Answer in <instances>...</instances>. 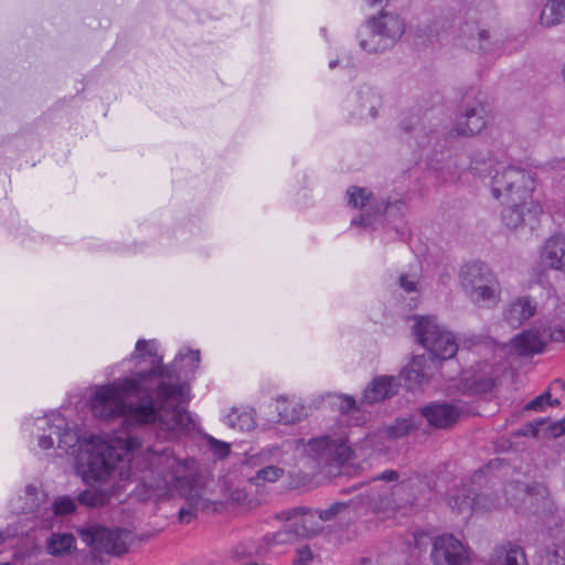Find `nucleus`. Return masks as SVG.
Segmentation results:
<instances>
[{
    "mask_svg": "<svg viewBox=\"0 0 565 565\" xmlns=\"http://www.w3.org/2000/svg\"><path fill=\"white\" fill-rule=\"evenodd\" d=\"M32 425L36 431H30L36 437L38 446L43 450L52 448L55 436L57 448L75 456L76 468L87 483L106 482L117 475L119 481L140 480L148 487L163 489L166 493L175 489L185 500L178 513L183 524L195 519L198 512L210 509L211 502L203 498L193 478L186 475L185 462L167 448L160 454L135 456L134 451L140 446L137 438L116 439L114 443L94 435L82 438L60 413L38 417Z\"/></svg>",
    "mask_w": 565,
    "mask_h": 565,
    "instance_id": "nucleus-1",
    "label": "nucleus"
},
{
    "mask_svg": "<svg viewBox=\"0 0 565 565\" xmlns=\"http://www.w3.org/2000/svg\"><path fill=\"white\" fill-rule=\"evenodd\" d=\"M129 360L140 370L96 388L90 401L94 417H125L138 425L158 423L169 431L190 429L192 419L184 407L190 387L182 379L199 367L200 351H180L171 364L164 365L156 340L140 339Z\"/></svg>",
    "mask_w": 565,
    "mask_h": 565,
    "instance_id": "nucleus-2",
    "label": "nucleus"
},
{
    "mask_svg": "<svg viewBox=\"0 0 565 565\" xmlns=\"http://www.w3.org/2000/svg\"><path fill=\"white\" fill-rule=\"evenodd\" d=\"M469 169L475 175L489 177L493 198L503 199L509 204L502 211V221L507 227L516 228L525 224L534 226L542 209L531 196L535 188L532 171L497 162L491 157L472 159Z\"/></svg>",
    "mask_w": 565,
    "mask_h": 565,
    "instance_id": "nucleus-3",
    "label": "nucleus"
},
{
    "mask_svg": "<svg viewBox=\"0 0 565 565\" xmlns=\"http://www.w3.org/2000/svg\"><path fill=\"white\" fill-rule=\"evenodd\" d=\"M405 24L397 14L381 11L358 31L360 47L367 53H382L403 35Z\"/></svg>",
    "mask_w": 565,
    "mask_h": 565,
    "instance_id": "nucleus-4",
    "label": "nucleus"
},
{
    "mask_svg": "<svg viewBox=\"0 0 565 565\" xmlns=\"http://www.w3.org/2000/svg\"><path fill=\"white\" fill-rule=\"evenodd\" d=\"M460 282L466 294L479 306L497 302L498 280L489 266L482 262L468 263L461 267Z\"/></svg>",
    "mask_w": 565,
    "mask_h": 565,
    "instance_id": "nucleus-5",
    "label": "nucleus"
},
{
    "mask_svg": "<svg viewBox=\"0 0 565 565\" xmlns=\"http://www.w3.org/2000/svg\"><path fill=\"white\" fill-rule=\"evenodd\" d=\"M544 328L524 330L510 341V351L521 358L541 354L548 342H565V320Z\"/></svg>",
    "mask_w": 565,
    "mask_h": 565,
    "instance_id": "nucleus-6",
    "label": "nucleus"
},
{
    "mask_svg": "<svg viewBox=\"0 0 565 565\" xmlns=\"http://www.w3.org/2000/svg\"><path fill=\"white\" fill-rule=\"evenodd\" d=\"M415 337L429 353L427 359L436 366V361L451 359L458 350L455 337L441 330L435 320H416L413 327Z\"/></svg>",
    "mask_w": 565,
    "mask_h": 565,
    "instance_id": "nucleus-7",
    "label": "nucleus"
},
{
    "mask_svg": "<svg viewBox=\"0 0 565 565\" xmlns=\"http://www.w3.org/2000/svg\"><path fill=\"white\" fill-rule=\"evenodd\" d=\"M81 540L93 553L121 555L128 551L131 532L125 529L92 525L78 529Z\"/></svg>",
    "mask_w": 565,
    "mask_h": 565,
    "instance_id": "nucleus-8",
    "label": "nucleus"
},
{
    "mask_svg": "<svg viewBox=\"0 0 565 565\" xmlns=\"http://www.w3.org/2000/svg\"><path fill=\"white\" fill-rule=\"evenodd\" d=\"M308 454L319 467L341 466L352 456L344 433L322 435L308 441Z\"/></svg>",
    "mask_w": 565,
    "mask_h": 565,
    "instance_id": "nucleus-9",
    "label": "nucleus"
},
{
    "mask_svg": "<svg viewBox=\"0 0 565 565\" xmlns=\"http://www.w3.org/2000/svg\"><path fill=\"white\" fill-rule=\"evenodd\" d=\"M430 556L434 565L470 564L467 547L451 534H444L434 540Z\"/></svg>",
    "mask_w": 565,
    "mask_h": 565,
    "instance_id": "nucleus-10",
    "label": "nucleus"
},
{
    "mask_svg": "<svg viewBox=\"0 0 565 565\" xmlns=\"http://www.w3.org/2000/svg\"><path fill=\"white\" fill-rule=\"evenodd\" d=\"M347 194L349 196L350 205L363 210L359 217H354L351 221L353 226H371L372 217L374 215L383 214L388 207L386 203L375 201L372 193L365 188L351 186L348 189Z\"/></svg>",
    "mask_w": 565,
    "mask_h": 565,
    "instance_id": "nucleus-11",
    "label": "nucleus"
},
{
    "mask_svg": "<svg viewBox=\"0 0 565 565\" xmlns=\"http://www.w3.org/2000/svg\"><path fill=\"white\" fill-rule=\"evenodd\" d=\"M488 110L481 100L468 102L457 115L454 130L459 136L479 134L487 125Z\"/></svg>",
    "mask_w": 565,
    "mask_h": 565,
    "instance_id": "nucleus-12",
    "label": "nucleus"
},
{
    "mask_svg": "<svg viewBox=\"0 0 565 565\" xmlns=\"http://www.w3.org/2000/svg\"><path fill=\"white\" fill-rule=\"evenodd\" d=\"M279 518L286 521H295L297 529L296 535L302 537H309L320 534L324 530V525L321 521L318 510H313L306 507H295L284 510L279 513Z\"/></svg>",
    "mask_w": 565,
    "mask_h": 565,
    "instance_id": "nucleus-13",
    "label": "nucleus"
},
{
    "mask_svg": "<svg viewBox=\"0 0 565 565\" xmlns=\"http://www.w3.org/2000/svg\"><path fill=\"white\" fill-rule=\"evenodd\" d=\"M434 364L425 355H417L401 371L397 379L408 391L422 388L431 377Z\"/></svg>",
    "mask_w": 565,
    "mask_h": 565,
    "instance_id": "nucleus-14",
    "label": "nucleus"
},
{
    "mask_svg": "<svg viewBox=\"0 0 565 565\" xmlns=\"http://www.w3.org/2000/svg\"><path fill=\"white\" fill-rule=\"evenodd\" d=\"M292 445L285 441L280 445H269L262 448L257 454L249 456L245 463L248 467H257L259 465L278 466L284 469L292 461Z\"/></svg>",
    "mask_w": 565,
    "mask_h": 565,
    "instance_id": "nucleus-15",
    "label": "nucleus"
},
{
    "mask_svg": "<svg viewBox=\"0 0 565 565\" xmlns=\"http://www.w3.org/2000/svg\"><path fill=\"white\" fill-rule=\"evenodd\" d=\"M458 39L461 45L470 50H480L484 53L494 51L489 32L475 21H466L459 26Z\"/></svg>",
    "mask_w": 565,
    "mask_h": 565,
    "instance_id": "nucleus-16",
    "label": "nucleus"
},
{
    "mask_svg": "<svg viewBox=\"0 0 565 565\" xmlns=\"http://www.w3.org/2000/svg\"><path fill=\"white\" fill-rule=\"evenodd\" d=\"M422 416L436 428H447L456 423L459 411L448 403H431L422 408Z\"/></svg>",
    "mask_w": 565,
    "mask_h": 565,
    "instance_id": "nucleus-17",
    "label": "nucleus"
},
{
    "mask_svg": "<svg viewBox=\"0 0 565 565\" xmlns=\"http://www.w3.org/2000/svg\"><path fill=\"white\" fill-rule=\"evenodd\" d=\"M397 385V379L394 376H376L363 391L361 403L374 404L384 401L396 394Z\"/></svg>",
    "mask_w": 565,
    "mask_h": 565,
    "instance_id": "nucleus-18",
    "label": "nucleus"
},
{
    "mask_svg": "<svg viewBox=\"0 0 565 565\" xmlns=\"http://www.w3.org/2000/svg\"><path fill=\"white\" fill-rule=\"evenodd\" d=\"M491 565H527L524 550L519 544L505 541L493 548Z\"/></svg>",
    "mask_w": 565,
    "mask_h": 565,
    "instance_id": "nucleus-19",
    "label": "nucleus"
},
{
    "mask_svg": "<svg viewBox=\"0 0 565 565\" xmlns=\"http://www.w3.org/2000/svg\"><path fill=\"white\" fill-rule=\"evenodd\" d=\"M355 115L361 119L376 118L382 106L381 95L370 86H362L355 94Z\"/></svg>",
    "mask_w": 565,
    "mask_h": 565,
    "instance_id": "nucleus-20",
    "label": "nucleus"
},
{
    "mask_svg": "<svg viewBox=\"0 0 565 565\" xmlns=\"http://www.w3.org/2000/svg\"><path fill=\"white\" fill-rule=\"evenodd\" d=\"M541 257L550 268L565 271V235L551 236L544 244Z\"/></svg>",
    "mask_w": 565,
    "mask_h": 565,
    "instance_id": "nucleus-21",
    "label": "nucleus"
},
{
    "mask_svg": "<svg viewBox=\"0 0 565 565\" xmlns=\"http://www.w3.org/2000/svg\"><path fill=\"white\" fill-rule=\"evenodd\" d=\"M479 501L480 495H477L471 488L467 487L455 489L448 498V504L452 511L467 515L480 508Z\"/></svg>",
    "mask_w": 565,
    "mask_h": 565,
    "instance_id": "nucleus-22",
    "label": "nucleus"
},
{
    "mask_svg": "<svg viewBox=\"0 0 565 565\" xmlns=\"http://www.w3.org/2000/svg\"><path fill=\"white\" fill-rule=\"evenodd\" d=\"M40 503V493L32 484L25 487L23 497L19 495L10 501L11 509L17 514H38Z\"/></svg>",
    "mask_w": 565,
    "mask_h": 565,
    "instance_id": "nucleus-23",
    "label": "nucleus"
},
{
    "mask_svg": "<svg viewBox=\"0 0 565 565\" xmlns=\"http://www.w3.org/2000/svg\"><path fill=\"white\" fill-rule=\"evenodd\" d=\"M276 409L279 423L285 425L295 424L308 415L302 404L284 397L277 399Z\"/></svg>",
    "mask_w": 565,
    "mask_h": 565,
    "instance_id": "nucleus-24",
    "label": "nucleus"
},
{
    "mask_svg": "<svg viewBox=\"0 0 565 565\" xmlns=\"http://www.w3.org/2000/svg\"><path fill=\"white\" fill-rule=\"evenodd\" d=\"M540 21L544 26L565 23V0H548L542 9Z\"/></svg>",
    "mask_w": 565,
    "mask_h": 565,
    "instance_id": "nucleus-25",
    "label": "nucleus"
},
{
    "mask_svg": "<svg viewBox=\"0 0 565 565\" xmlns=\"http://www.w3.org/2000/svg\"><path fill=\"white\" fill-rule=\"evenodd\" d=\"M76 540L70 533H53L47 540V552L53 556H64L72 553L76 547Z\"/></svg>",
    "mask_w": 565,
    "mask_h": 565,
    "instance_id": "nucleus-26",
    "label": "nucleus"
},
{
    "mask_svg": "<svg viewBox=\"0 0 565 565\" xmlns=\"http://www.w3.org/2000/svg\"><path fill=\"white\" fill-rule=\"evenodd\" d=\"M224 423L228 427L241 431H248L255 427L253 412L246 408L233 407L224 417Z\"/></svg>",
    "mask_w": 565,
    "mask_h": 565,
    "instance_id": "nucleus-27",
    "label": "nucleus"
},
{
    "mask_svg": "<svg viewBox=\"0 0 565 565\" xmlns=\"http://www.w3.org/2000/svg\"><path fill=\"white\" fill-rule=\"evenodd\" d=\"M536 312V301L530 296H523L510 303L505 315L507 318H532Z\"/></svg>",
    "mask_w": 565,
    "mask_h": 565,
    "instance_id": "nucleus-28",
    "label": "nucleus"
},
{
    "mask_svg": "<svg viewBox=\"0 0 565 565\" xmlns=\"http://www.w3.org/2000/svg\"><path fill=\"white\" fill-rule=\"evenodd\" d=\"M256 468L258 469L255 475L247 478L248 482L256 487H262L267 482H276L285 473L284 468L278 466L259 465Z\"/></svg>",
    "mask_w": 565,
    "mask_h": 565,
    "instance_id": "nucleus-29",
    "label": "nucleus"
},
{
    "mask_svg": "<svg viewBox=\"0 0 565 565\" xmlns=\"http://www.w3.org/2000/svg\"><path fill=\"white\" fill-rule=\"evenodd\" d=\"M419 420L414 416L397 418L386 428V433L391 438H402L411 431L418 428Z\"/></svg>",
    "mask_w": 565,
    "mask_h": 565,
    "instance_id": "nucleus-30",
    "label": "nucleus"
},
{
    "mask_svg": "<svg viewBox=\"0 0 565 565\" xmlns=\"http://www.w3.org/2000/svg\"><path fill=\"white\" fill-rule=\"evenodd\" d=\"M77 501L88 508H98L108 502V495L96 489H86L78 494Z\"/></svg>",
    "mask_w": 565,
    "mask_h": 565,
    "instance_id": "nucleus-31",
    "label": "nucleus"
},
{
    "mask_svg": "<svg viewBox=\"0 0 565 565\" xmlns=\"http://www.w3.org/2000/svg\"><path fill=\"white\" fill-rule=\"evenodd\" d=\"M395 492L391 488L385 487L377 495L372 494L370 500L379 509L395 510L402 505L394 499Z\"/></svg>",
    "mask_w": 565,
    "mask_h": 565,
    "instance_id": "nucleus-32",
    "label": "nucleus"
},
{
    "mask_svg": "<svg viewBox=\"0 0 565 565\" xmlns=\"http://www.w3.org/2000/svg\"><path fill=\"white\" fill-rule=\"evenodd\" d=\"M398 286L411 299H415L420 294L419 279L416 274H402L398 278Z\"/></svg>",
    "mask_w": 565,
    "mask_h": 565,
    "instance_id": "nucleus-33",
    "label": "nucleus"
},
{
    "mask_svg": "<svg viewBox=\"0 0 565 565\" xmlns=\"http://www.w3.org/2000/svg\"><path fill=\"white\" fill-rule=\"evenodd\" d=\"M52 508L55 515H67L75 511L76 502L67 495L58 497L54 500Z\"/></svg>",
    "mask_w": 565,
    "mask_h": 565,
    "instance_id": "nucleus-34",
    "label": "nucleus"
},
{
    "mask_svg": "<svg viewBox=\"0 0 565 565\" xmlns=\"http://www.w3.org/2000/svg\"><path fill=\"white\" fill-rule=\"evenodd\" d=\"M204 439L210 448V450L214 454L218 459H223L228 456L231 451L230 444L218 440L211 435H205Z\"/></svg>",
    "mask_w": 565,
    "mask_h": 565,
    "instance_id": "nucleus-35",
    "label": "nucleus"
},
{
    "mask_svg": "<svg viewBox=\"0 0 565 565\" xmlns=\"http://www.w3.org/2000/svg\"><path fill=\"white\" fill-rule=\"evenodd\" d=\"M347 512L348 505L341 502H335L327 509L318 510V513L319 515H321V521L323 524L324 522L335 520L338 516Z\"/></svg>",
    "mask_w": 565,
    "mask_h": 565,
    "instance_id": "nucleus-36",
    "label": "nucleus"
},
{
    "mask_svg": "<svg viewBox=\"0 0 565 565\" xmlns=\"http://www.w3.org/2000/svg\"><path fill=\"white\" fill-rule=\"evenodd\" d=\"M559 401L557 398L551 399L550 391L544 392L543 394L536 396L531 402L525 405L526 411H541L544 405H558Z\"/></svg>",
    "mask_w": 565,
    "mask_h": 565,
    "instance_id": "nucleus-37",
    "label": "nucleus"
},
{
    "mask_svg": "<svg viewBox=\"0 0 565 565\" xmlns=\"http://www.w3.org/2000/svg\"><path fill=\"white\" fill-rule=\"evenodd\" d=\"M333 401L331 403L338 405L339 411L344 414L355 408V399L348 395H332L330 396Z\"/></svg>",
    "mask_w": 565,
    "mask_h": 565,
    "instance_id": "nucleus-38",
    "label": "nucleus"
},
{
    "mask_svg": "<svg viewBox=\"0 0 565 565\" xmlns=\"http://www.w3.org/2000/svg\"><path fill=\"white\" fill-rule=\"evenodd\" d=\"M543 424H545V419L543 418L530 422L519 429L516 435L536 437L539 435V428Z\"/></svg>",
    "mask_w": 565,
    "mask_h": 565,
    "instance_id": "nucleus-39",
    "label": "nucleus"
},
{
    "mask_svg": "<svg viewBox=\"0 0 565 565\" xmlns=\"http://www.w3.org/2000/svg\"><path fill=\"white\" fill-rule=\"evenodd\" d=\"M312 557H313L312 552L310 551L309 547L306 546V547L298 550L297 556L292 561V564L294 565H309L310 562L312 561Z\"/></svg>",
    "mask_w": 565,
    "mask_h": 565,
    "instance_id": "nucleus-40",
    "label": "nucleus"
},
{
    "mask_svg": "<svg viewBox=\"0 0 565 565\" xmlns=\"http://www.w3.org/2000/svg\"><path fill=\"white\" fill-rule=\"evenodd\" d=\"M449 21L444 18L435 19L429 25V35L430 36H440V31H445L446 26H448Z\"/></svg>",
    "mask_w": 565,
    "mask_h": 565,
    "instance_id": "nucleus-41",
    "label": "nucleus"
},
{
    "mask_svg": "<svg viewBox=\"0 0 565 565\" xmlns=\"http://www.w3.org/2000/svg\"><path fill=\"white\" fill-rule=\"evenodd\" d=\"M419 119L416 116H411L409 118H403L399 122V128L405 134H411L415 130H417Z\"/></svg>",
    "mask_w": 565,
    "mask_h": 565,
    "instance_id": "nucleus-42",
    "label": "nucleus"
},
{
    "mask_svg": "<svg viewBox=\"0 0 565 565\" xmlns=\"http://www.w3.org/2000/svg\"><path fill=\"white\" fill-rule=\"evenodd\" d=\"M398 479V473L395 470H385L382 473L373 478V481H386L392 482Z\"/></svg>",
    "mask_w": 565,
    "mask_h": 565,
    "instance_id": "nucleus-43",
    "label": "nucleus"
},
{
    "mask_svg": "<svg viewBox=\"0 0 565 565\" xmlns=\"http://www.w3.org/2000/svg\"><path fill=\"white\" fill-rule=\"evenodd\" d=\"M541 565H565L563 562L557 559L555 554H547L545 558H542Z\"/></svg>",
    "mask_w": 565,
    "mask_h": 565,
    "instance_id": "nucleus-44",
    "label": "nucleus"
},
{
    "mask_svg": "<svg viewBox=\"0 0 565 565\" xmlns=\"http://www.w3.org/2000/svg\"><path fill=\"white\" fill-rule=\"evenodd\" d=\"M552 435L558 436L565 433V418L551 426Z\"/></svg>",
    "mask_w": 565,
    "mask_h": 565,
    "instance_id": "nucleus-45",
    "label": "nucleus"
},
{
    "mask_svg": "<svg viewBox=\"0 0 565 565\" xmlns=\"http://www.w3.org/2000/svg\"><path fill=\"white\" fill-rule=\"evenodd\" d=\"M550 391H565V380L556 379L550 385Z\"/></svg>",
    "mask_w": 565,
    "mask_h": 565,
    "instance_id": "nucleus-46",
    "label": "nucleus"
},
{
    "mask_svg": "<svg viewBox=\"0 0 565 565\" xmlns=\"http://www.w3.org/2000/svg\"><path fill=\"white\" fill-rule=\"evenodd\" d=\"M14 534L11 533L9 530L0 531V545H2L9 537H11Z\"/></svg>",
    "mask_w": 565,
    "mask_h": 565,
    "instance_id": "nucleus-47",
    "label": "nucleus"
},
{
    "mask_svg": "<svg viewBox=\"0 0 565 565\" xmlns=\"http://www.w3.org/2000/svg\"><path fill=\"white\" fill-rule=\"evenodd\" d=\"M366 3L371 7L381 6L384 0H365ZM390 0H385V3L388 4Z\"/></svg>",
    "mask_w": 565,
    "mask_h": 565,
    "instance_id": "nucleus-48",
    "label": "nucleus"
},
{
    "mask_svg": "<svg viewBox=\"0 0 565 565\" xmlns=\"http://www.w3.org/2000/svg\"><path fill=\"white\" fill-rule=\"evenodd\" d=\"M409 487V482L403 481L401 484L395 486V491L405 490Z\"/></svg>",
    "mask_w": 565,
    "mask_h": 565,
    "instance_id": "nucleus-49",
    "label": "nucleus"
},
{
    "mask_svg": "<svg viewBox=\"0 0 565 565\" xmlns=\"http://www.w3.org/2000/svg\"><path fill=\"white\" fill-rule=\"evenodd\" d=\"M338 65V61H331L329 63L330 68H334Z\"/></svg>",
    "mask_w": 565,
    "mask_h": 565,
    "instance_id": "nucleus-50",
    "label": "nucleus"
},
{
    "mask_svg": "<svg viewBox=\"0 0 565 565\" xmlns=\"http://www.w3.org/2000/svg\"><path fill=\"white\" fill-rule=\"evenodd\" d=\"M408 318H420V319H424V318H428V317L427 316H419V315H412Z\"/></svg>",
    "mask_w": 565,
    "mask_h": 565,
    "instance_id": "nucleus-51",
    "label": "nucleus"
},
{
    "mask_svg": "<svg viewBox=\"0 0 565 565\" xmlns=\"http://www.w3.org/2000/svg\"><path fill=\"white\" fill-rule=\"evenodd\" d=\"M244 565H259V564H258V563H256V562H248V563H246V564H244Z\"/></svg>",
    "mask_w": 565,
    "mask_h": 565,
    "instance_id": "nucleus-52",
    "label": "nucleus"
},
{
    "mask_svg": "<svg viewBox=\"0 0 565 565\" xmlns=\"http://www.w3.org/2000/svg\"><path fill=\"white\" fill-rule=\"evenodd\" d=\"M529 499L532 498V494L530 493V491H526V494H525Z\"/></svg>",
    "mask_w": 565,
    "mask_h": 565,
    "instance_id": "nucleus-53",
    "label": "nucleus"
},
{
    "mask_svg": "<svg viewBox=\"0 0 565 565\" xmlns=\"http://www.w3.org/2000/svg\"><path fill=\"white\" fill-rule=\"evenodd\" d=\"M24 425H25L26 429H30V428H29V426L31 425V423H30V422H26Z\"/></svg>",
    "mask_w": 565,
    "mask_h": 565,
    "instance_id": "nucleus-54",
    "label": "nucleus"
}]
</instances>
